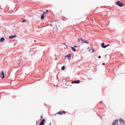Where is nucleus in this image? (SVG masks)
Returning <instances> with one entry per match:
<instances>
[{
    "label": "nucleus",
    "mask_w": 125,
    "mask_h": 125,
    "mask_svg": "<svg viewBox=\"0 0 125 125\" xmlns=\"http://www.w3.org/2000/svg\"><path fill=\"white\" fill-rule=\"evenodd\" d=\"M0 77L2 78V79H4V72L3 71H2L1 73L0 71Z\"/></svg>",
    "instance_id": "39448f33"
},
{
    "label": "nucleus",
    "mask_w": 125,
    "mask_h": 125,
    "mask_svg": "<svg viewBox=\"0 0 125 125\" xmlns=\"http://www.w3.org/2000/svg\"><path fill=\"white\" fill-rule=\"evenodd\" d=\"M55 28H57V24L56 23H55L53 26L54 29H55Z\"/></svg>",
    "instance_id": "4468645a"
},
{
    "label": "nucleus",
    "mask_w": 125,
    "mask_h": 125,
    "mask_svg": "<svg viewBox=\"0 0 125 125\" xmlns=\"http://www.w3.org/2000/svg\"><path fill=\"white\" fill-rule=\"evenodd\" d=\"M88 51L89 52H90L91 53H92L94 52V49H93L92 48H90V49L88 50Z\"/></svg>",
    "instance_id": "9b49d317"
},
{
    "label": "nucleus",
    "mask_w": 125,
    "mask_h": 125,
    "mask_svg": "<svg viewBox=\"0 0 125 125\" xmlns=\"http://www.w3.org/2000/svg\"><path fill=\"white\" fill-rule=\"evenodd\" d=\"M112 125H119L118 120L114 121L112 124Z\"/></svg>",
    "instance_id": "0eeeda50"
},
{
    "label": "nucleus",
    "mask_w": 125,
    "mask_h": 125,
    "mask_svg": "<svg viewBox=\"0 0 125 125\" xmlns=\"http://www.w3.org/2000/svg\"><path fill=\"white\" fill-rule=\"evenodd\" d=\"M116 4L118 5V6H120V7H122L124 6V3L121 1H117V2L116 3Z\"/></svg>",
    "instance_id": "f03ea898"
},
{
    "label": "nucleus",
    "mask_w": 125,
    "mask_h": 125,
    "mask_svg": "<svg viewBox=\"0 0 125 125\" xmlns=\"http://www.w3.org/2000/svg\"><path fill=\"white\" fill-rule=\"evenodd\" d=\"M57 114H58V115H65L66 114V111H59Z\"/></svg>",
    "instance_id": "423d86ee"
},
{
    "label": "nucleus",
    "mask_w": 125,
    "mask_h": 125,
    "mask_svg": "<svg viewBox=\"0 0 125 125\" xmlns=\"http://www.w3.org/2000/svg\"><path fill=\"white\" fill-rule=\"evenodd\" d=\"M71 48H72L73 51H74V52L76 51V49H75V48H74V47H71Z\"/></svg>",
    "instance_id": "dca6fc26"
},
{
    "label": "nucleus",
    "mask_w": 125,
    "mask_h": 125,
    "mask_svg": "<svg viewBox=\"0 0 125 125\" xmlns=\"http://www.w3.org/2000/svg\"><path fill=\"white\" fill-rule=\"evenodd\" d=\"M102 103H103V102H101L100 103V104H102Z\"/></svg>",
    "instance_id": "4be33fe9"
},
{
    "label": "nucleus",
    "mask_w": 125,
    "mask_h": 125,
    "mask_svg": "<svg viewBox=\"0 0 125 125\" xmlns=\"http://www.w3.org/2000/svg\"><path fill=\"white\" fill-rule=\"evenodd\" d=\"M36 125H38V121L36 122Z\"/></svg>",
    "instance_id": "393cba45"
},
{
    "label": "nucleus",
    "mask_w": 125,
    "mask_h": 125,
    "mask_svg": "<svg viewBox=\"0 0 125 125\" xmlns=\"http://www.w3.org/2000/svg\"><path fill=\"white\" fill-rule=\"evenodd\" d=\"M104 44H105V43L103 42V43L101 44L102 47H104V46H105V45H104Z\"/></svg>",
    "instance_id": "2eb2a0df"
},
{
    "label": "nucleus",
    "mask_w": 125,
    "mask_h": 125,
    "mask_svg": "<svg viewBox=\"0 0 125 125\" xmlns=\"http://www.w3.org/2000/svg\"><path fill=\"white\" fill-rule=\"evenodd\" d=\"M26 21V20H23L22 21V22L23 23H25V22Z\"/></svg>",
    "instance_id": "6ab92c4d"
},
{
    "label": "nucleus",
    "mask_w": 125,
    "mask_h": 125,
    "mask_svg": "<svg viewBox=\"0 0 125 125\" xmlns=\"http://www.w3.org/2000/svg\"><path fill=\"white\" fill-rule=\"evenodd\" d=\"M51 125V123H50V124L49 125Z\"/></svg>",
    "instance_id": "a878e982"
},
{
    "label": "nucleus",
    "mask_w": 125,
    "mask_h": 125,
    "mask_svg": "<svg viewBox=\"0 0 125 125\" xmlns=\"http://www.w3.org/2000/svg\"><path fill=\"white\" fill-rule=\"evenodd\" d=\"M16 37H17L16 35H13V36H10L9 39H13L14 38H16Z\"/></svg>",
    "instance_id": "f8f14e48"
},
{
    "label": "nucleus",
    "mask_w": 125,
    "mask_h": 125,
    "mask_svg": "<svg viewBox=\"0 0 125 125\" xmlns=\"http://www.w3.org/2000/svg\"><path fill=\"white\" fill-rule=\"evenodd\" d=\"M41 118L42 119V118H43L42 115V116H41Z\"/></svg>",
    "instance_id": "412c9836"
},
{
    "label": "nucleus",
    "mask_w": 125,
    "mask_h": 125,
    "mask_svg": "<svg viewBox=\"0 0 125 125\" xmlns=\"http://www.w3.org/2000/svg\"><path fill=\"white\" fill-rule=\"evenodd\" d=\"M62 70H65V66H63L62 67Z\"/></svg>",
    "instance_id": "f3484780"
},
{
    "label": "nucleus",
    "mask_w": 125,
    "mask_h": 125,
    "mask_svg": "<svg viewBox=\"0 0 125 125\" xmlns=\"http://www.w3.org/2000/svg\"><path fill=\"white\" fill-rule=\"evenodd\" d=\"M98 57H99V59H100V58H101V56H99Z\"/></svg>",
    "instance_id": "aec40b11"
},
{
    "label": "nucleus",
    "mask_w": 125,
    "mask_h": 125,
    "mask_svg": "<svg viewBox=\"0 0 125 125\" xmlns=\"http://www.w3.org/2000/svg\"><path fill=\"white\" fill-rule=\"evenodd\" d=\"M81 82V81L80 80H77V81H73L71 83H80Z\"/></svg>",
    "instance_id": "6e6552de"
},
{
    "label": "nucleus",
    "mask_w": 125,
    "mask_h": 125,
    "mask_svg": "<svg viewBox=\"0 0 125 125\" xmlns=\"http://www.w3.org/2000/svg\"><path fill=\"white\" fill-rule=\"evenodd\" d=\"M66 57H67V58H68V60H71V54H69V55H66L65 57V58H66Z\"/></svg>",
    "instance_id": "9d476101"
},
{
    "label": "nucleus",
    "mask_w": 125,
    "mask_h": 125,
    "mask_svg": "<svg viewBox=\"0 0 125 125\" xmlns=\"http://www.w3.org/2000/svg\"><path fill=\"white\" fill-rule=\"evenodd\" d=\"M74 47H78V46L75 45V46H74Z\"/></svg>",
    "instance_id": "b1692460"
},
{
    "label": "nucleus",
    "mask_w": 125,
    "mask_h": 125,
    "mask_svg": "<svg viewBox=\"0 0 125 125\" xmlns=\"http://www.w3.org/2000/svg\"><path fill=\"white\" fill-rule=\"evenodd\" d=\"M0 42H4V38H1L0 39Z\"/></svg>",
    "instance_id": "ddd939ff"
},
{
    "label": "nucleus",
    "mask_w": 125,
    "mask_h": 125,
    "mask_svg": "<svg viewBox=\"0 0 125 125\" xmlns=\"http://www.w3.org/2000/svg\"><path fill=\"white\" fill-rule=\"evenodd\" d=\"M48 12V10H46V12H44L43 14L41 16V19H44V14H46Z\"/></svg>",
    "instance_id": "20e7f679"
},
{
    "label": "nucleus",
    "mask_w": 125,
    "mask_h": 125,
    "mask_svg": "<svg viewBox=\"0 0 125 125\" xmlns=\"http://www.w3.org/2000/svg\"><path fill=\"white\" fill-rule=\"evenodd\" d=\"M120 125H125V121H124V120L122 118L120 119Z\"/></svg>",
    "instance_id": "7ed1b4c3"
},
{
    "label": "nucleus",
    "mask_w": 125,
    "mask_h": 125,
    "mask_svg": "<svg viewBox=\"0 0 125 125\" xmlns=\"http://www.w3.org/2000/svg\"><path fill=\"white\" fill-rule=\"evenodd\" d=\"M81 41L83 43H88V42H87V41L84 40L83 39V38H80V39H78V42H81Z\"/></svg>",
    "instance_id": "f257e3e1"
},
{
    "label": "nucleus",
    "mask_w": 125,
    "mask_h": 125,
    "mask_svg": "<svg viewBox=\"0 0 125 125\" xmlns=\"http://www.w3.org/2000/svg\"><path fill=\"white\" fill-rule=\"evenodd\" d=\"M44 122H45V119H43L41 122L40 123V125H44Z\"/></svg>",
    "instance_id": "1a4fd4ad"
},
{
    "label": "nucleus",
    "mask_w": 125,
    "mask_h": 125,
    "mask_svg": "<svg viewBox=\"0 0 125 125\" xmlns=\"http://www.w3.org/2000/svg\"><path fill=\"white\" fill-rule=\"evenodd\" d=\"M102 65H105V63H103Z\"/></svg>",
    "instance_id": "5701e85b"
},
{
    "label": "nucleus",
    "mask_w": 125,
    "mask_h": 125,
    "mask_svg": "<svg viewBox=\"0 0 125 125\" xmlns=\"http://www.w3.org/2000/svg\"><path fill=\"white\" fill-rule=\"evenodd\" d=\"M109 45H110L109 44H106V45H104V47H107L109 46Z\"/></svg>",
    "instance_id": "a211bd4d"
}]
</instances>
